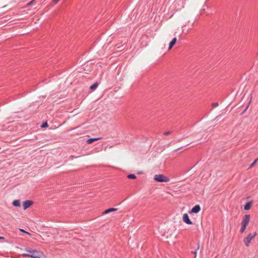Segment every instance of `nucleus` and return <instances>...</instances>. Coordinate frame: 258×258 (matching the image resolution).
<instances>
[{
    "label": "nucleus",
    "instance_id": "obj_1",
    "mask_svg": "<svg viewBox=\"0 0 258 258\" xmlns=\"http://www.w3.org/2000/svg\"><path fill=\"white\" fill-rule=\"evenodd\" d=\"M25 250L28 253H23L22 256L27 258H39L43 256V253L39 250L32 249L30 248H26Z\"/></svg>",
    "mask_w": 258,
    "mask_h": 258
},
{
    "label": "nucleus",
    "instance_id": "obj_2",
    "mask_svg": "<svg viewBox=\"0 0 258 258\" xmlns=\"http://www.w3.org/2000/svg\"><path fill=\"white\" fill-rule=\"evenodd\" d=\"M154 180L160 182H167L170 181L169 178L163 174L155 175L154 176Z\"/></svg>",
    "mask_w": 258,
    "mask_h": 258
},
{
    "label": "nucleus",
    "instance_id": "obj_3",
    "mask_svg": "<svg viewBox=\"0 0 258 258\" xmlns=\"http://www.w3.org/2000/svg\"><path fill=\"white\" fill-rule=\"evenodd\" d=\"M257 235L256 232L253 234L249 233L246 237L243 239V242L246 247H248L252 240H253Z\"/></svg>",
    "mask_w": 258,
    "mask_h": 258
},
{
    "label": "nucleus",
    "instance_id": "obj_4",
    "mask_svg": "<svg viewBox=\"0 0 258 258\" xmlns=\"http://www.w3.org/2000/svg\"><path fill=\"white\" fill-rule=\"evenodd\" d=\"M250 221V215H245L243 218L242 221L241 222V225H244L247 226L249 222Z\"/></svg>",
    "mask_w": 258,
    "mask_h": 258
},
{
    "label": "nucleus",
    "instance_id": "obj_5",
    "mask_svg": "<svg viewBox=\"0 0 258 258\" xmlns=\"http://www.w3.org/2000/svg\"><path fill=\"white\" fill-rule=\"evenodd\" d=\"M182 220L186 224H188V225L193 224V223L189 219L188 215L187 213H185L183 215Z\"/></svg>",
    "mask_w": 258,
    "mask_h": 258
},
{
    "label": "nucleus",
    "instance_id": "obj_6",
    "mask_svg": "<svg viewBox=\"0 0 258 258\" xmlns=\"http://www.w3.org/2000/svg\"><path fill=\"white\" fill-rule=\"evenodd\" d=\"M201 207L200 205H198L194 206L190 211L188 212L189 214L192 213H198L201 211Z\"/></svg>",
    "mask_w": 258,
    "mask_h": 258
},
{
    "label": "nucleus",
    "instance_id": "obj_7",
    "mask_svg": "<svg viewBox=\"0 0 258 258\" xmlns=\"http://www.w3.org/2000/svg\"><path fill=\"white\" fill-rule=\"evenodd\" d=\"M33 204V202L30 200H27L23 202V206L24 210L29 208Z\"/></svg>",
    "mask_w": 258,
    "mask_h": 258
},
{
    "label": "nucleus",
    "instance_id": "obj_8",
    "mask_svg": "<svg viewBox=\"0 0 258 258\" xmlns=\"http://www.w3.org/2000/svg\"><path fill=\"white\" fill-rule=\"evenodd\" d=\"M177 42V38L174 37L169 43V49H171Z\"/></svg>",
    "mask_w": 258,
    "mask_h": 258
},
{
    "label": "nucleus",
    "instance_id": "obj_9",
    "mask_svg": "<svg viewBox=\"0 0 258 258\" xmlns=\"http://www.w3.org/2000/svg\"><path fill=\"white\" fill-rule=\"evenodd\" d=\"M100 139V138H91V139H89L88 140H87L86 142L88 144H91L93 143L94 142L98 141Z\"/></svg>",
    "mask_w": 258,
    "mask_h": 258
},
{
    "label": "nucleus",
    "instance_id": "obj_10",
    "mask_svg": "<svg viewBox=\"0 0 258 258\" xmlns=\"http://www.w3.org/2000/svg\"><path fill=\"white\" fill-rule=\"evenodd\" d=\"M116 211H117V209H116V208H110V209L105 210L103 212L102 214H108V213H109L112 212H115Z\"/></svg>",
    "mask_w": 258,
    "mask_h": 258
},
{
    "label": "nucleus",
    "instance_id": "obj_11",
    "mask_svg": "<svg viewBox=\"0 0 258 258\" xmlns=\"http://www.w3.org/2000/svg\"><path fill=\"white\" fill-rule=\"evenodd\" d=\"M252 205V202H249L246 203V204L244 206V209L245 210H248L250 209Z\"/></svg>",
    "mask_w": 258,
    "mask_h": 258
},
{
    "label": "nucleus",
    "instance_id": "obj_12",
    "mask_svg": "<svg viewBox=\"0 0 258 258\" xmlns=\"http://www.w3.org/2000/svg\"><path fill=\"white\" fill-rule=\"evenodd\" d=\"M13 205L15 207H19L21 206L20 202L19 200H15L13 202Z\"/></svg>",
    "mask_w": 258,
    "mask_h": 258
},
{
    "label": "nucleus",
    "instance_id": "obj_13",
    "mask_svg": "<svg viewBox=\"0 0 258 258\" xmlns=\"http://www.w3.org/2000/svg\"><path fill=\"white\" fill-rule=\"evenodd\" d=\"M98 86V84L97 83H95L93 85L91 86L90 89L92 90H95L97 87Z\"/></svg>",
    "mask_w": 258,
    "mask_h": 258
},
{
    "label": "nucleus",
    "instance_id": "obj_14",
    "mask_svg": "<svg viewBox=\"0 0 258 258\" xmlns=\"http://www.w3.org/2000/svg\"><path fill=\"white\" fill-rule=\"evenodd\" d=\"M246 227L247 226H244V225H241V227L240 229V232L241 233H243L244 232V231L245 230Z\"/></svg>",
    "mask_w": 258,
    "mask_h": 258
},
{
    "label": "nucleus",
    "instance_id": "obj_15",
    "mask_svg": "<svg viewBox=\"0 0 258 258\" xmlns=\"http://www.w3.org/2000/svg\"><path fill=\"white\" fill-rule=\"evenodd\" d=\"M127 177L129 179H135L136 178V176L135 174H131L127 175Z\"/></svg>",
    "mask_w": 258,
    "mask_h": 258
},
{
    "label": "nucleus",
    "instance_id": "obj_16",
    "mask_svg": "<svg viewBox=\"0 0 258 258\" xmlns=\"http://www.w3.org/2000/svg\"><path fill=\"white\" fill-rule=\"evenodd\" d=\"M258 161V158L256 159L250 165V167L249 168H252L255 164L257 162V161Z\"/></svg>",
    "mask_w": 258,
    "mask_h": 258
},
{
    "label": "nucleus",
    "instance_id": "obj_17",
    "mask_svg": "<svg viewBox=\"0 0 258 258\" xmlns=\"http://www.w3.org/2000/svg\"><path fill=\"white\" fill-rule=\"evenodd\" d=\"M19 230L22 232H23V233H25L27 234H28V235H30V233H29V232L25 231L24 230L22 229H20Z\"/></svg>",
    "mask_w": 258,
    "mask_h": 258
},
{
    "label": "nucleus",
    "instance_id": "obj_18",
    "mask_svg": "<svg viewBox=\"0 0 258 258\" xmlns=\"http://www.w3.org/2000/svg\"><path fill=\"white\" fill-rule=\"evenodd\" d=\"M219 105L218 103H217V102H215V103H213L212 104V106L213 107H217Z\"/></svg>",
    "mask_w": 258,
    "mask_h": 258
},
{
    "label": "nucleus",
    "instance_id": "obj_19",
    "mask_svg": "<svg viewBox=\"0 0 258 258\" xmlns=\"http://www.w3.org/2000/svg\"><path fill=\"white\" fill-rule=\"evenodd\" d=\"M171 132L170 131H168V132H164L163 133V134L165 136H167V135H169L171 134Z\"/></svg>",
    "mask_w": 258,
    "mask_h": 258
},
{
    "label": "nucleus",
    "instance_id": "obj_20",
    "mask_svg": "<svg viewBox=\"0 0 258 258\" xmlns=\"http://www.w3.org/2000/svg\"><path fill=\"white\" fill-rule=\"evenodd\" d=\"M47 126H48V124H47V122H45V123H43L42 125V127H46Z\"/></svg>",
    "mask_w": 258,
    "mask_h": 258
},
{
    "label": "nucleus",
    "instance_id": "obj_21",
    "mask_svg": "<svg viewBox=\"0 0 258 258\" xmlns=\"http://www.w3.org/2000/svg\"><path fill=\"white\" fill-rule=\"evenodd\" d=\"M60 0H52V2L54 4H57Z\"/></svg>",
    "mask_w": 258,
    "mask_h": 258
},
{
    "label": "nucleus",
    "instance_id": "obj_22",
    "mask_svg": "<svg viewBox=\"0 0 258 258\" xmlns=\"http://www.w3.org/2000/svg\"><path fill=\"white\" fill-rule=\"evenodd\" d=\"M33 2H34V0L30 2L29 3H28L27 5L28 6H30V5H31L33 3Z\"/></svg>",
    "mask_w": 258,
    "mask_h": 258
},
{
    "label": "nucleus",
    "instance_id": "obj_23",
    "mask_svg": "<svg viewBox=\"0 0 258 258\" xmlns=\"http://www.w3.org/2000/svg\"><path fill=\"white\" fill-rule=\"evenodd\" d=\"M4 239H5L4 237L0 236V240H3Z\"/></svg>",
    "mask_w": 258,
    "mask_h": 258
},
{
    "label": "nucleus",
    "instance_id": "obj_24",
    "mask_svg": "<svg viewBox=\"0 0 258 258\" xmlns=\"http://www.w3.org/2000/svg\"><path fill=\"white\" fill-rule=\"evenodd\" d=\"M193 253H194V254L195 255V256H196V255H197V251H196L194 252Z\"/></svg>",
    "mask_w": 258,
    "mask_h": 258
},
{
    "label": "nucleus",
    "instance_id": "obj_25",
    "mask_svg": "<svg viewBox=\"0 0 258 258\" xmlns=\"http://www.w3.org/2000/svg\"><path fill=\"white\" fill-rule=\"evenodd\" d=\"M7 5H6V6H4L3 8L7 7Z\"/></svg>",
    "mask_w": 258,
    "mask_h": 258
},
{
    "label": "nucleus",
    "instance_id": "obj_26",
    "mask_svg": "<svg viewBox=\"0 0 258 258\" xmlns=\"http://www.w3.org/2000/svg\"><path fill=\"white\" fill-rule=\"evenodd\" d=\"M39 258H41V257H40Z\"/></svg>",
    "mask_w": 258,
    "mask_h": 258
}]
</instances>
